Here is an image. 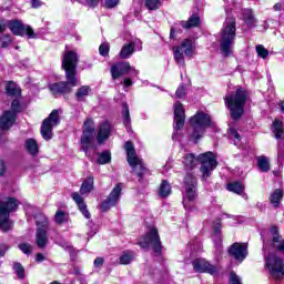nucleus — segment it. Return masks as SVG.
<instances>
[{"instance_id":"nucleus-19","label":"nucleus","mask_w":284,"mask_h":284,"mask_svg":"<svg viewBox=\"0 0 284 284\" xmlns=\"http://www.w3.org/2000/svg\"><path fill=\"white\" fill-rule=\"evenodd\" d=\"M193 270L194 272H200V273H207V274H216V272H219V270L216 268V266L210 264V262H207L205 258H196L193 261Z\"/></svg>"},{"instance_id":"nucleus-12","label":"nucleus","mask_w":284,"mask_h":284,"mask_svg":"<svg viewBox=\"0 0 284 284\" xmlns=\"http://www.w3.org/2000/svg\"><path fill=\"white\" fill-rule=\"evenodd\" d=\"M12 111H6L0 118V130H10L17 121V113L21 111V103L19 100H13L11 103Z\"/></svg>"},{"instance_id":"nucleus-60","label":"nucleus","mask_w":284,"mask_h":284,"mask_svg":"<svg viewBox=\"0 0 284 284\" xmlns=\"http://www.w3.org/2000/svg\"><path fill=\"white\" fill-rule=\"evenodd\" d=\"M273 9L275 10V12H281V10H283V3H275Z\"/></svg>"},{"instance_id":"nucleus-32","label":"nucleus","mask_w":284,"mask_h":284,"mask_svg":"<svg viewBox=\"0 0 284 284\" xmlns=\"http://www.w3.org/2000/svg\"><path fill=\"white\" fill-rule=\"evenodd\" d=\"M243 20L245 21L246 26H250V27L256 26V19L254 18V13L252 12V9L243 10Z\"/></svg>"},{"instance_id":"nucleus-29","label":"nucleus","mask_w":284,"mask_h":284,"mask_svg":"<svg viewBox=\"0 0 284 284\" xmlns=\"http://www.w3.org/2000/svg\"><path fill=\"white\" fill-rule=\"evenodd\" d=\"M256 159L260 172H270V159L265 155H260Z\"/></svg>"},{"instance_id":"nucleus-17","label":"nucleus","mask_w":284,"mask_h":284,"mask_svg":"<svg viewBox=\"0 0 284 284\" xmlns=\"http://www.w3.org/2000/svg\"><path fill=\"white\" fill-rule=\"evenodd\" d=\"M229 255L233 256L239 263H243V261L247 258V244L239 242L234 243L229 248Z\"/></svg>"},{"instance_id":"nucleus-15","label":"nucleus","mask_w":284,"mask_h":284,"mask_svg":"<svg viewBox=\"0 0 284 284\" xmlns=\"http://www.w3.org/2000/svg\"><path fill=\"white\" fill-rule=\"evenodd\" d=\"M122 190H123V184L118 183L109 194V197L101 203L100 209L102 212H108L110 207H114V205L119 204Z\"/></svg>"},{"instance_id":"nucleus-51","label":"nucleus","mask_w":284,"mask_h":284,"mask_svg":"<svg viewBox=\"0 0 284 284\" xmlns=\"http://www.w3.org/2000/svg\"><path fill=\"white\" fill-rule=\"evenodd\" d=\"M120 0H105L104 6L105 8L112 9L119 6Z\"/></svg>"},{"instance_id":"nucleus-8","label":"nucleus","mask_w":284,"mask_h":284,"mask_svg":"<svg viewBox=\"0 0 284 284\" xmlns=\"http://www.w3.org/2000/svg\"><path fill=\"white\" fill-rule=\"evenodd\" d=\"M124 150L126 152V161L129 165L132 168L133 172L142 178L145 173V165L143 164V160H141L139 156H136V151L134 150V144L132 142L128 141L124 144Z\"/></svg>"},{"instance_id":"nucleus-3","label":"nucleus","mask_w":284,"mask_h":284,"mask_svg":"<svg viewBox=\"0 0 284 284\" xmlns=\"http://www.w3.org/2000/svg\"><path fill=\"white\" fill-rule=\"evenodd\" d=\"M245 103H247V92L243 89H237L235 92L225 95V105L234 121H239L243 116Z\"/></svg>"},{"instance_id":"nucleus-58","label":"nucleus","mask_w":284,"mask_h":284,"mask_svg":"<svg viewBox=\"0 0 284 284\" xmlns=\"http://www.w3.org/2000/svg\"><path fill=\"white\" fill-rule=\"evenodd\" d=\"M36 261H37V263H42V261H45V256H43V254H41V253H38L36 255Z\"/></svg>"},{"instance_id":"nucleus-46","label":"nucleus","mask_w":284,"mask_h":284,"mask_svg":"<svg viewBox=\"0 0 284 284\" xmlns=\"http://www.w3.org/2000/svg\"><path fill=\"white\" fill-rule=\"evenodd\" d=\"M148 10H159L161 8V0H145Z\"/></svg>"},{"instance_id":"nucleus-49","label":"nucleus","mask_w":284,"mask_h":284,"mask_svg":"<svg viewBox=\"0 0 284 284\" xmlns=\"http://www.w3.org/2000/svg\"><path fill=\"white\" fill-rule=\"evenodd\" d=\"M185 87L183 84H181L175 92V97L176 99H183V97H185Z\"/></svg>"},{"instance_id":"nucleus-9","label":"nucleus","mask_w":284,"mask_h":284,"mask_svg":"<svg viewBox=\"0 0 284 284\" xmlns=\"http://www.w3.org/2000/svg\"><path fill=\"white\" fill-rule=\"evenodd\" d=\"M140 247L143 250H148V247H153L155 254H161V237L159 236V230L156 227H149V232L140 239L139 242Z\"/></svg>"},{"instance_id":"nucleus-35","label":"nucleus","mask_w":284,"mask_h":284,"mask_svg":"<svg viewBox=\"0 0 284 284\" xmlns=\"http://www.w3.org/2000/svg\"><path fill=\"white\" fill-rule=\"evenodd\" d=\"M134 261V252L124 251L120 256V265H130Z\"/></svg>"},{"instance_id":"nucleus-25","label":"nucleus","mask_w":284,"mask_h":284,"mask_svg":"<svg viewBox=\"0 0 284 284\" xmlns=\"http://www.w3.org/2000/svg\"><path fill=\"white\" fill-rule=\"evenodd\" d=\"M92 190H94V178L89 176L83 181L80 187V194L82 195L90 194Z\"/></svg>"},{"instance_id":"nucleus-41","label":"nucleus","mask_w":284,"mask_h":284,"mask_svg":"<svg viewBox=\"0 0 284 284\" xmlns=\"http://www.w3.org/2000/svg\"><path fill=\"white\" fill-rule=\"evenodd\" d=\"M111 161H112V154L110 153V151H104L99 154L98 163L100 165H105V164L110 163Z\"/></svg>"},{"instance_id":"nucleus-6","label":"nucleus","mask_w":284,"mask_h":284,"mask_svg":"<svg viewBox=\"0 0 284 284\" xmlns=\"http://www.w3.org/2000/svg\"><path fill=\"white\" fill-rule=\"evenodd\" d=\"M19 204L14 197H7L0 202V230L9 232L14 223L10 220V212H14Z\"/></svg>"},{"instance_id":"nucleus-56","label":"nucleus","mask_w":284,"mask_h":284,"mask_svg":"<svg viewBox=\"0 0 284 284\" xmlns=\"http://www.w3.org/2000/svg\"><path fill=\"white\" fill-rule=\"evenodd\" d=\"M101 265H103V257H97L94 260V266L95 267H101Z\"/></svg>"},{"instance_id":"nucleus-39","label":"nucleus","mask_w":284,"mask_h":284,"mask_svg":"<svg viewBox=\"0 0 284 284\" xmlns=\"http://www.w3.org/2000/svg\"><path fill=\"white\" fill-rule=\"evenodd\" d=\"M229 192H234V194H243L245 191V187H243V184L241 182H233L227 185L226 187Z\"/></svg>"},{"instance_id":"nucleus-54","label":"nucleus","mask_w":284,"mask_h":284,"mask_svg":"<svg viewBox=\"0 0 284 284\" xmlns=\"http://www.w3.org/2000/svg\"><path fill=\"white\" fill-rule=\"evenodd\" d=\"M84 3L89 6V8H97V6H99V0H84Z\"/></svg>"},{"instance_id":"nucleus-44","label":"nucleus","mask_w":284,"mask_h":284,"mask_svg":"<svg viewBox=\"0 0 284 284\" xmlns=\"http://www.w3.org/2000/svg\"><path fill=\"white\" fill-rule=\"evenodd\" d=\"M229 136H230L231 141H233L234 145H240L241 134H239V131L231 128L229 131Z\"/></svg>"},{"instance_id":"nucleus-16","label":"nucleus","mask_w":284,"mask_h":284,"mask_svg":"<svg viewBox=\"0 0 284 284\" xmlns=\"http://www.w3.org/2000/svg\"><path fill=\"white\" fill-rule=\"evenodd\" d=\"M128 72H131L133 77H139V70L132 69L130 62H118L111 67V75L114 81Z\"/></svg>"},{"instance_id":"nucleus-18","label":"nucleus","mask_w":284,"mask_h":284,"mask_svg":"<svg viewBox=\"0 0 284 284\" xmlns=\"http://www.w3.org/2000/svg\"><path fill=\"white\" fill-rule=\"evenodd\" d=\"M174 110V130H183L185 125V109L181 102H175L173 105Z\"/></svg>"},{"instance_id":"nucleus-48","label":"nucleus","mask_w":284,"mask_h":284,"mask_svg":"<svg viewBox=\"0 0 284 284\" xmlns=\"http://www.w3.org/2000/svg\"><path fill=\"white\" fill-rule=\"evenodd\" d=\"M19 250H21V252H23V254H30V252H32V245L28 244V243H23L19 245Z\"/></svg>"},{"instance_id":"nucleus-26","label":"nucleus","mask_w":284,"mask_h":284,"mask_svg":"<svg viewBox=\"0 0 284 284\" xmlns=\"http://www.w3.org/2000/svg\"><path fill=\"white\" fill-rule=\"evenodd\" d=\"M213 241L215 242L217 250H221V220H216L213 224Z\"/></svg>"},{"instance_id":"nucleus-38","label":"nucleus","mask_w":284,"mask_h":284,"mask_svg":"<svg viewBox=\"0 0 284 284\" xmlns=\"http://www.w3.org/2000/svg\"><path fill=\"white\" fill-rule=\"evenodd\" d=\"M273 132L275 134V139H281L284 133L283 122H281L280 120H275L273 122Z\"/></svg>"},{"instance_id":"nucleus-2","label":"nucleus","mask_w":284,"mask_h":284,"mask_svg":"<svg viewBox=\"0 0 284 284\" xmlns=\"http://www.w3.org/2000/svg\"><path fill=\"white\" fill-rule=\"evenodd\" d=\"M197 163H201L200 172L203 181H207V179L212 176V172H214L219 165L216 155L212 152L200 154L199 158L194 156L192 153L184 156L183 164L186 170H194Z\"/></svg>"},{"instance_id":"nucleus-42","label":"nucleus","mask_w":284,"mask_h":284,"mask_svg":"<svg viewBox=\"0 0 284 284\" xmlns=\"http://www.w3.org/2000/svg\"><path fill=\"white\" fill-rule=\"evenodd\" d=\"M255 51L257 57H260V59H267L270 57V50L265 49V47L263 44H257L255 47Z\"/></svg>"},{"instance_id":"nucleus-63","label":"nucleus","mask_w":284,"mask_h":284,"mask_svg":"<svg viewBox=\"0 0 284 284\" xmlns=\"http://www.w3.org/2000/svg\"><path fill=\"white\" fill-rule=\"evenodd\" d=\"M256 209L263 211V210H265V204H263L261 202H257L256 203Z\"/></svg>"},{"instance_id":"nucleus-31","label":"nucleus","mask_w":284,"mask_h":284,"mask_svg":"<svg viewBox=\"0 0 284 284\" xmlns=\"http://www.w3.org/2000/svg\"><path fill=\"white\" fill-rule=\"evenodd\" d=\"M53 221H54V223H57V225H63V223H68V221H70V215H68V213L59 210L55 212Z\"/></svg>"},{"instance_id":"nucleus-24","label":"nucleus","mask_w":284,"mask_h":284,"mask_svg":"<svg viewBox=\"0 0 284 284\" xmlns=\"http://www.w3.org/2000/svg\"><path fill=\"white\" fill-rule=\"evenodd\" d=\"M36 243L38 247H45L48 245V231L47 229L39 227L36 233Z\"/></svg>"},{"instance_id":"nucleus-45","label":"nucleus","mask_w":284,"mask_h":284,"mask_svg":"<svg viewBox=\"0 0 284 284\" xmlns=\"http://www.w3.org/2000/svg\"><path fill=\"white\" fill-rule=\"evenodd\" d=\"M13 270L18 278H26V268H23V265H21V263L16 262L13 264Z\"/></svg>"},{"instance_id":"nucleus-34","label":"nucleus","mask_w":284,"mask_h":284,"mask_svg":"<svg viewBox=\"0 0 284 284\" xmlns=\"http://www.w3.org/2000/svg\"><path fill=\"white\" fill-rule=\"evenodd\" d=\"M6 92L9 97H19L21 94V89L17 87V83L8 82L6 85Z\"/></svg>"},{"instance_id":"nucleus-13","label":"nucleus","mask_w":284,"mask_h":284,"mask_svg":"<svg viewBox=\"0 0 284 284\" xmlns=\"http://www.w3.org/2000/svg\"><path fill=\"white\" fill-rule=\"evenodd\" d=\"M7 28L17 37H24L27 34L28 39H37V33H34L32 27L23 24L22 21L11 20L7 23Z\"/></svg>"},{"instance_id":"nucleus-21","label":"nucleus","mask_w":284,"mask_h":284,"mask_svg":"<svg viewBox=\"0 0 284 284\" xmlns=\"http://www.w3.org/2000/svg\"><path fill=\"white\" fill-rule=\"evenodd\" d=\"M112 132V125H110V122H102L100 124V128L98 129V136L97 141L98 143H103L110 139V133Z\"/></svg>"},{"instance_id":"nucleus-57","label":"nucleus","mask_w":284,"mask_h":284,"mask_svg":"<svg viewBox=\"0 0 284 284\" xmlns=\"http://www.w3.org/2000/svg\"><path fill=\"white\" fill-rule=\"evenodd\" d=\"M132 84H133V82H132V80L130 78H125L123 80L124 88H130V87H132Z\"/></svg>"},{"instance_id":"nucleus-4","label":"nucleus","mask_w":284,"mask_h":284,"mask_svg":"<svg viewBox=\"0 0 284 284\" xmlns=\"http://www.w3.org/2000/svg\"><path fill=\"white\" fill-rule=\"evenodd\" d=\"M236 39V20L233 17L226 18L221 33L220 50L223 57L232 54V44Z\"/></svg>"},{"instance_id":"nucleus-62","label":"nucleus","mask_w":284,"mask_h":284,"mask_svg":"<svg viewBox=\"0 0 284 284\" xmlns=\"http://www.w3.org/2000/svg\"><path fill=\"white\" fill-rule=\"evenodd\" d=\"M32 8H41V1L40 0H31Z\"/></svg>"},{"instance_id":"nucleus-52","label":"nucleus","mask_w":284,"mask_h":284,"mask_svg":"<svg viewBox=\"0 0 284 284\" xmlns=\"http://www.w3.org/2000/svg\"><path fill=\"white\" fill-rule=\"evenodd\" d=\"M230 283L231 284H241V277L236 275V273H231L230 274Z\"/></svg>"},{"instance_id":"nucleus-23","label":"nucleus","mask_w":284,"mask_h":284,"mask_svg":"<svg viewBox=\"0 0 284 284\" xmlns=\"http://www.w3.org/2000/svg\"><path fill=\"white\" fill-rule=\"evenodd\" d=\"M136 42L131 41L128 44H124L119 53L120 59H130L135 52Z\"/></svg>"},{"instance_id":"nucleus-33","label":"nucleus","mask_w":284,"mask_h":284,"mask_svg":"<svg viewBox=\"0 0 284 284\" xmlns=\"http://www.w3.org/2000/svg\"><path fill=\"white\" fill-rule=\"evenodd\" d=\"M282 199H283V191H281L280 189H276L270 196V201L273 207H278V205H281Z\"/></svg>"},{"instance_id":"nucleus-43","label":"nucleus","mask_w":284,"mask_h":284,"mask_svg":"<svg viewBox=\"0 0 284 284\" xmlns=\"http://www.w3.org/2000/svg\"><path fill=\"white\" fill-rule=\"evenodd\" d=\"M122 116L125 128H130V108L128 106V103H123Z\"/></svg>"},{"instance_id":"nucleus-64","label":"nucleus","mask_w":284,"mask_h":284,"mask_svg":"<svg viewBox=\"0 0 284 284\" xmlns=\"http://www.w3.org/2000/svg\"><path fill=\"white\" fill-rule=\"evenodd\" d=\"M281 112H284V100H281L278 103H277Z\"/></svg>"},{"instance_id":"nucleus-14","label":"nucleus","mask_w":284,"mask_h":284,"mask_svg":"<svg viewBox=\"0 0 284 284\" xmlns=\"http://www.w3.org/2000/svg\"><path fill=\"white\" fill-rule=\"evenodd\" d=\"M59 125V110H53L49 116L42 122L41 134L44 141L52 139V128Z\"/></svg>"},{"instance_id":"nucleus-1","label":"nucleus","mask_w":284,"mask_h":284,"mask_svg":"<svg viewBox=\"0 0 284 284\" xmlns=\"http://www.w3.org/2000/svg\"><path fill=\"white\" fill-rule=\"evenodd\" d=\"M77 63H79L77 51H64L62 68L65 71L67 82L51 84L49 88L52 94H69V92H72V88L79 85V81L77 80Z\"/></svg>"},{"instance_id":"nucleus-5","label":"nucleus","mask_w":284,"mask_h":284,"mask_svg":"<svg viewBox=\"0 0 284 284\" xmlns=\"http://www.w3.org/2000/svg\"><path fill=\"white\" fill-rule=\"evenodd\" d=\"M190 125L192 128V133H190L189 136L191 141L196 143L200 139H203L205 130H207V128H212L214 122H212V118H210L207 113L197 112L190 119Z\"/></svg>"},{"instance_id":"nucleus-37","label":"nucleus","mask_w":284,"mask_h":284,"mask_svg":"<svg viewBox=\"0 0 284 284\" xmlns=\"http://www.w3.org/2000/svg\"><path fill=\"white\" fill-rule=\"evenodd\" d=\"M173 54H174V60L178 65L185 68V58L183 57V53L181 52V48H173Z\"/></svg>"},{"instance_id":"nucleus-61","label":"nucleus","mask_w":284,"mask_h":284,"mask_svg":"<svg viewBox=\"0 0 284 284\" xmlns=\"http://www.w3.org/2000/svg\"><path fill=\"white\" fill-rule=\"evenodd\" d=\"M7 250H8V245L2 244V245L0 246V256H4Z\"/></svg>"},{"instance_id":"nucleus-50","label":"nucleus","mask_w":284,"mask_h":284,"mask_svg":"<svg viewBox=\"0 0 284 284\" xmlns=\"http://www.w3.org/2000/svg\"><path fill=\"white\" fill-rule=\"evenodd\" d=\"M10 43H12V40L10 39L9 36H4L0 39L1 48H8Z\"/></svg>"},{"instance_id":"nucleus-7","label":"nucleus","mask_w":284,"mask_h":284,"mask_svg":"<svg viewBox=\"0 0 284 284\" xmlns=\"http://www.w3.org/2000/svg\"><path fill=\"white\" fill-rule=\"evenodd\" d=\"M94 141V121L92 119H87L83 123V130H82V136L80 139V150H82L83 153H85V156L89 159H92V155L90 154V150L94 148V144L92 143Z\"/></svg>"},{"instance_id":"nucleus-30","label":"nucleus","mask_w":284,"mask_h":284,"mask_svg":"<svg viewBox=\"0 0 284 284\" xmlns=\"http://www.w3.org/2000/svg\"><path fill=\"white\" fill-rule=\"evenodd\" d=\"M201 23V18H199V16L193 14L191 16V18L189 19V21H182L180 22L181 28H196L199 24Z\"/></svg>"},{"instance_id":"nucleus-40","label":"nucleus","mask_w":284,"mask_h":284,"mask_svg":"<svg viewBox=\"0 0 284 284\" xmlns=\"http://www.w3.org/2000/svg\"><path fill=\"white\" fill-rule=\"evenodd\" d=\"M36 223L39 227L48 229V216L43 213H38L36 216Z\"/></svg>"},{"instance_id":"nucleus-11","label":"nucleus","mask_w":284,"mask_h":284,"mask_svg":"<svg viewBox=\"0 0 284 284\" xmlns=\"http://www.w3.org/2000/svg\"><path fill=\"white\" fill-rule=\"evenodd\" d=\"M266 267L275 281H283L284 278V263L283 261L276 256V254L271 253L265 257Z\"/></svg>"},{"instance_id":"nucleus-47","label":"nucleus","mask_w":284,"mask_h":284,"mask_svg":"<svg viewBox=\"0 0 284 284\" xmlns=\"http://www.w3.org/2000/svg\"><path fill=\"white\" fill-rule=\"evenodd\" d=\"M99 52L101 57H108V54H110V43L108 42L102 43L99 48Z\"/></svg>"},{"instance_id":"nucleus-53","label":"nucleus","mask_w":284,"mask_h":284,"mask_svg":"<svg viewBox=\"0 0 284 284\" xmlns=\"http://www.w3.org/2000/svg\"><path fill=\"white\" fill-rule=\"evenodd\" d=\"M277 161H278V163L284 162L283 146L281 144H278V146H277Z\"/></svg>"},{"instance_id":"nucleus-28","label":"nucleus","mask_w":284,"mask_h":284,"mask_svg":"<svg viewBox=\"0 0 284 284\" xmlns=\"http://www.w3.org/2000/svg\"><path fill=\"white\" fill-rule=\"evenodd\" d=\"M26 150L31 154L32 156H36V154H39V144L37 143V140L34 139H28L26 141Z\"/></svg>"},{"instance_id":"nucleus-22","label":"nucleus","mask_w":284,"mask_h":284,"mask_svg":"<svg viewBox=\"0 0 284 284\" xmlns=\"http://www.w3.org/2000/svg\"><path fill=\"white\" fill-rule=\"evenodd\" d=\"M175 48H181V52H184L185 57H193L194 50H196V47L194 45V40L192 39H185L180 47Z\"/></svg>"},{"instance_id":"nucleus-55","label":"nucleus","mask_w":284,"mask_h":284,"mask_svg":"<svg viewBox=\"0 0 284 284\" xmlns=\"http://www.w3.org/2000/svg\"><path fill=\"white\" fill-rule=\"evenodd\" d=\"M3 174H6V162L0 159V176H3Z\"/></svg>"},{"instance_id":"nucleus-59","label":"nucleus","mask_w":284,"mask_h":284,"mask_svg":"<svg viewBox=\"0 0 284 284\" xmlns=\"http://www.w3.org/2000/svg\"><path fill=\"white\" fill-rule=\"evenodd\" d=\"M176 32H179V28L176 26L172 27L171 28V33H170L171 39H174Z\"/></svg>"},{"instance_id":"nucleus-20","label":"nucleus","mask_w":284,"mask_h":284,"mask_svg":"<svg viewBox=\"0 0 284 284\" xmlns=\"http://www.w3.org/2000/svg\"><path fill=\"white\" fill-rule=\"evenodd\" d=\"M79 192H73L71 194V199L74 201V203L78 205L81 214H83L84 219H90V211H88V204H85V201H83V196Z\"/></svg>"},{"instance_id":"nucleus-36","label":"nucleus","mask_w":284,"mask_h":284,"mask_svg":"<svg viewBox=\"0 0 284 284\" xmlns=\"http://www.w3.org/2000/svg\"><path fill=\"white\" fill-rule=\"evenodd\" d=\"M159 194L160 196H162V199H165L169 194H172V186L170 185V183H168V181H162L159 189Z\"/></svg>"},{"instance_id":"nucleus-10","label":"nucleus","mask_w":284,"mask_h":284,"mask_svg":"<svg viewBox=\"0 0 284 284\" xmlns=\"http://www.w3.org/2000/svg\"><path fill=\"white\" fill-rule=\"evenodd\" d=\"M196 178L192 174H186L184 178V194H183V205L185 210H190L196 200Z\"/></svg>"},{"instance_id":"nucleus-27","label":"nucleus","mask_w":284,"mask_h":284,"mask_svg":"<svg viewBox=\"0 0 284 284\" xmlns=\"http://www.w3.org/2000/svg\"><path fill=\"white\" fill-rule=\"evenodd\" d=\"M90 92H92V88L90 85H82L75 92L77 101H84L85 97H90Z\"/></svg>"}]
</instances>
